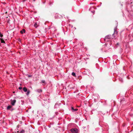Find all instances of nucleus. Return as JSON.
<instances>
[{"label":"nucleus","instance_id":"f257e3e1","mask_svg":"<svg viewBox=\"0 0 133 133\" xmlns=\"http://www.w3.org/2000/svg\"><path fill=\"white\" fill-rule=\"evenodd\" d=\"M107 44L106 43L103 45L102 49V51H104L105 52H107V50L109 49V48L107 46Z\"/></svg>","mask_w":133,"mask_h":133},{"label":"nucleus","instance_id":"f03ea898","mask_svg":"<svg viewBox=\"0 0 133 133\" xmlns=\"http://www.w3.org/2000/svg\"><path fill=\"white\" fill-rule=\"evenodd\" d=\"M23 90L25 92H26V94L27 95H28L30 93V90H28L27 88L25 87H24L23 89Z\"/></svg>","mask_w":133,"mask_h":133},{"label":"nucleus","instance_id":"7ed1b4c3","mask_svg":"<svg viewBox=\"0 0 133 133\" xmlns=\"http://www.w3.org/2000/svg\"><path fill=\"white\" fill-rule=\"evenodd\" d=\"M71 133H78V130L76 128H72L70 130Z\"/></svg>","mask_w":133,"mask_h":133},{"label":"nucleus","instance_id":"20e7f679","mask_svg":"<svg viewBox=\"0 0 133 133\" xmlns=\"http://www.w3.org/2000/svg\"><path fill=\"white\" fill-rule=\"evenodd\" d=\"M84 74L86 75H89L90 74V71L89 70H86L84 72Z\"/></svg>","mask_w":133,"mask_h":133},{"label":"nucleus","instance_id":"39448f33","mask_svg":"<svg viewBox=\"0 0 133 133\" xmlns=\"http://www.w3.org/2000/svg\"><path fill=\"white\" fill-rule=\"evenodd\" d=\"M111 38V37L110 36L108 35L106 36L105 38L104 39V41H108V40L107 39H110Z\"/></svg>","mask_w":133,"mask_h":133},{"label":"nucleus","instance_id":"423d86ee","mask_svg":"<svg viewBox=\"0 0 133 133\" xmlns=\"http://www.w3.org/2000/svg\"><path fill=\"white\" fill-rule=\"evenodd\" d=\"M11 104L13 106L14 105L16 102V100L15 99H14V100H11Z\"/></svg>","mask_w":133,"mask_h":133},{"label":"nucleus","instance_id":"0eeeda50","mask_svg":"<svg viewBox=\"0 0 133 133\" xmlns=\"http://www.w3.org/2000/svg\"><path fill=\"white\" fill-rule=\"evenodd\" d=\"M25 30L24 29H23L22 30H21L20 32L21 34H23V33H25Z\"/></svg>","mask_w":133,"mask_h":133},{"label":"nucleus","instance_id":"6e6552de","mask_svg":"<svg viewBox=\"0 0 133 133\" xmlns=\"http://www.w3.org/2000/svg\"><path fill=\"white\" fill-rule=\"evenodd\" d=\"M116 29V28H115L114 32V34H113V35L114 34H116V35H117V34L118 32L117 31Z\"/></svg>","mask_w":133,"mask_h":133},{"label":"nucleus","instance_id":"1a4fd4ad","mask_svg":"<svg viewBox=\"0 0 133 133\" xmlns=\"http://www.w3.org/2000/svg\"><path fill=\"white\" fill-rule=\"evenodd\" d=\"M12 107V106H11V105H8L7 108V109L8 110H9Z\"/></svg>","mask_w":133,"mask_h":133},{"label":"nucleus","instance_id":"9d476101","mask_svg":"<svg viewBox=\"0 0 133 133\" xmlns=\"http://www.w3.org/2000/svg\"><path fill=\"white\" fill-rule=\"evenodd\" d=\"M36 91L38 92H42V90L41 89H37L36 90Z\"/></svg>","mask_w":133,"mask_h":133},{"label":"nucleus","instance_id":"9b49d317","mask_svg":"<svg viewBox=\"0 0 133 133\" xmlns=\"http://www.w3.org/2000/svg\"><path fill=\"white\" fill-rule=\"evenodd\" d=\"M34 26L36 28H37L38 25L37 24V23L36 22L34 24Z\"/></svg>","mask_w":133,"mask_h":133},{"label":"nucleus","instance_id":"f8f14e48","mask_svg":"<svg viewBox=\"0 0 133 133\" xmlns=\"http://www.w3.org/2000/svg\"><path fill=\"white\" fill-rule=\"evenodd\" d=\"M71 109L72 110H73V111H76L78 110V109H74V108L72 107Z\"/></svg>","mask_w":133,"mask_h":133},{"label":"nucleus","instance_id":"ddd939ff","mask_svg":"<svg viewBox=\"0 0 133 133\" xmlns=\"http://www.w3.org/2000/svg\"><path fill=\"white\" fill-rule=\"evenodd\" d=\"M71 75L74 76L75 77H76V74L74 72H72V74Z\"/></svg>","mask_w":133,"mask_h":133},{"label":"nucleus","instance_id":"4468645a","mask_svg":"<svg viewBox=\"0 0 133 133\" xmlns=\"http://www.w3.org/2000/svg\"><path fill=\"white\" fill-rule=\"evenodd\" d=\"M0 39H1V43H5V41H4L2 38H1Z\"/></svg>","mask_w":133,"mask_h":133},{"label":"nucleus","instance_id":"2eb2a0df","mask_svg":"<svg viewBox=\"0 0 133 133\" xmlns=\"http://www.w3.org/2000/svg\"><path fill=\"white\" fill-rule=\"evenodd\" d=\"M25 132V131L24 130H22L21 131H20V133H24Z\"/></svg>","mask_w":133,"mask_h":133},{"label":"nucleus","instance_id":"dca6fc26","mask_svg":"<svg viewBox=\"0 0 133 133\" xmlns=\"http://www.w3.org/2000/svg\"><path fill=\"white\" fill-rule=\"evenodd\" d=\"M41 83H45V81L44 80H42L41 81Z\"/></svg>","mask_w":133,"mask_h":133},{"label":"nucleus","instance_id":"f3484780","mask_svg":"<svg viewBox=\"0 0 133 133\" xmlns=\"http://www.w3.org/2000/svg\"><path fill=\"white\" fill-rule=\"evenodd\" d=\"M3 36V35H2V34L1 33V32H0V37H2Z\"/></svg>","mask_w":133,"mask_h":133},{"label":"nucleus","instance_id":"a211bd4d","mask_svg":"<svg viewBox=\"0 0 133 133\" xmlns=\"http://www.w3.org/2000/svg\"><path fill=\"white\" fill-rule=\"evenodd\" d=\"M22 87H19L18 88V89L19 90H21L22 89Z\"/></svg>","mask_w":133,"mask_h":133},{"label":"nucleus","instance_id":"6ab92c4d","mask_svg":"<svg viewBox=\"0 0 133 133\" xmlns=\"http://www.w3.org/2000/svg\"><path fill=\"white\" fill-rule=\"evenodd\" d=\"M20 85H21L22 84H20Z\"/></svg>","mask_w":133,"mask_h":133},{"label":"nucleus","instance_id":"aec40b11","mask_svg":"<svg viewBox=\"0 0 133 133\" xmlns=\"http://www.w3.org/2000/svg\"><path fill=\"white\" fill-rule=\"evenodd\" d=\"M95 12V11H94V12H93V13H94Z\"/></svg>","mask_w":133,"mask_h":133}]
</instances>
